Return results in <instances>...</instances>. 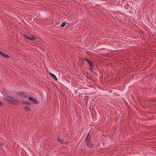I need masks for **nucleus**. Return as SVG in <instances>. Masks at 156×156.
<instances>
[{
	"instance_id": "obj_1",
	"label": "nucleus",
	"mask_w": 156,
	"mask_h": 156,
	"mask_svg": "<svg viewBox=\"0 0 156 156\" xmlns=\"http://www.w3.org/2000/svg\"><path fill=\"white\" fill-rule=\"evenodd\" d=\"M89 135V134H88ZM88 135L86 138V141L87 146L90 147L91 148L93 146L92 143L91 142L90 138L88 137Z\"/></svg>"
},
{
	"instance_id": "obj_2",
	"label": "nucleus",
	"mask_w": 156,
	"mask_h": 156,
	"mask_svg": "<svg viewBox=\"0 0 156 156\" xmlns=\"http://www.w3.org/2000/svg\"><path fill=\"white\" fill-rule=\"evenodd\" d=\"M29 100L31 102L32 104H35L36 103V100L34 98L30 97L28 98Z\"/></svg>"
},
{
	"instance_id": "obj_3",
	"label": "nucleus",
	"mask_w": 156,
	"mask_h": 156,
	"mask_svg": "<svg viewBox=\"0 0 156 156\" xmlns=\"http://www.w3.org/2000/svg\"><path fill=\"white\" fill-rule=\"evenodd\" d=\"M18 94L19 96L21 97H23L25 98H27V96L25 95L24 93L22 92H20L18 93Z\"/></svg>"
},
{
	"instance_id": "obj_4",
	"label": "nucleus",
	"mask_w": 156,
	"mask_h": 156,
	"mask_svg": "<svg viewBox=\"0 0 156 156\" xmlns=\"http://www.w3.org/2000/svg\"><path fill=\"white\" fill-rule=\"evenodd\" d=\"M84 60L88 63L90 67H93V63L91 62L89 60L87 59H84Z\"/></svg>"
},
{
	"instance_id": "obj_5",
	"label": "nucleus",
	"mask_w": 156,
	"mask_h": 156,
	"mask_svg": "<svg viewBox=\"0 0 156 156\" xmlns=\"http://www.w3.org/2000/svg\"><path fill=\"white\" fill-rule=\"evenodd\" d=\"M2 56L3 57H4L6 58H8L10 57L9 56V55H6V54H4V53H3V54H2Z\"/></svg>"
},
{
	"instance_id": "obj_6",
	"label": "nucleus",
	"mask_w": 156,
	"mask_h": 156,
	"mask_svg": "<svg viewBox=\"0 0 156 156\" xmlns=\"http://www.w3.org/2000/svg\"><path fill=\"white\" fill-rule=\"evenodd\" d=\"M50 74L53 77L54 79L55 80H57V78L56 76L53 73H50Z\"/></svg>"
},
{
	"instance_id": "obj_7",
	"label": "nucleus",
	"mask_w": 156,
	"mask_h": 156,
	"mask_svg": "<svg viewBox=\"0 0 156 156\" xmlns=\"http://www.w3.org/2000/svg\"><path fill=\"white\" fill-rule=\"evenodd\" d=\"M35 39L34 38L33 36H31L30 37H29V38H28L29 40H34Z\"/></svg>"
},
{
	"instance_id": "obj_8",
	"label": "nucleus",
	"mask_w": 156,
	"mask_h": 156,
	"mask_svg": "<svg viewBox=\"0 0 156 156\" xmlns=\"http://www.w3.org/2000/svg\"><path fill=\"white\" fill-rule=\"evenodd\" d=\"M66 25V23H62L61 25V27H64Z\"/></svg>"
},
{
	"instance_id": "obj_9",
	"label": "nucleus",
	"mask_w": 156,
	"mask_h": 156,
	"mask_svg": "<svg viewBox=\"0 0 156 156\" xmlns=\"http://www.w3.org/2000/svg\"><path fill=\"white\" fill-rule=\"evenodd\" d=\"M23 36L24 37V38H26V39H28V38H29V37L27 36L26 35H23Z\"/></svg>"
},
{
	"instance_id": "obj_10",
	"label": "nucleus",
	"mask_w": 156,
	"mask_h": 156,
	"mask_svg": "<svg viewBox=\"0 0 156 156\" xmlns=\"http://www.w3.org/2000/svg\"><path fill=\"white\" fill-rule=\"evenodd\" d=\"M90 70V71L92 73H93V67H90L89 68Z\"/></svg>"
},
{
	"instance_id": "obj_11",
	"label": "nucleus",
	"mask_w": 156,
	"mask_h": 156,
	"mask_svg": "<svg viewBox=\"0 0 156 156\" xmlns=\"http://www.w3.org/2000/svg\"><path fill=\"white\" fill-rule=\"evenodd\" d=\"M3 53L1 51H0V55L2 56V54H3Z\"/></svg>"
},
{
	"instance_id": "obj_12",
	"label": "nucleus",
	"mask_w": 156,
	"mask_h": 156,
	"mask_svg": "<svg viewBox=\"0 0 156 156\" xmlns=\"http://www.w3.org/2000/svg\"><path fill=\"white\" fill-rule=\"evenodd\" d=\"M26 108L27 110H29V108L28 107H26Z\"/></svg>"
},
{
	"instance_id": "obj_13",
	"label": "nucleus",
	"mask_w": 156,
	"mask_h": 156,
	"mask_svg": "<svg viewBox=\"0 0 156 156\" xmlns=\"http://www.w3.org/2000/svg\"><path fill=\"white\" fill-rule=\"evenodd\" d=\"M58 140L60 142H62V141L60 140L59 139H58Z\"/></svg>"
},
{
	"instance_id": "obj_14",
	"label": "nucleus",
	"mask_w": 156,
	"mask_h": 156,
	"mask_svg": "<svg viewBox=\"0 0 156 156\" xmlns=\"http://www.w3.org/2000/svg\"><path fill=\"white\" fill-rule=\"evenodd\" d=\"M94 73H95V74H97V73L96 72H94Z\"/></svg>"
},
{
	"instance_id": "obj_15",
	"label": "nucleus",
	"mask_w": 156,
	"mask_h": 156,
	"mask_svg": "<svg viewBox=\"0 0 156 156\" xmlns=\"http://www.w3.org/2000/svg\"><path fill=\"white\" fill-rule=\"evenodd\" d=\"M1 105V102H0V105Z\"/></svg>"
}]
</instances>
